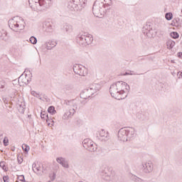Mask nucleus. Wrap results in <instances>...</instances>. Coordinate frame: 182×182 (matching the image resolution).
Listing matches in <instances>:
<instances>
[{
  "label": "nucleus",
  "mask_w": 182,
  "mask_h": 182,
  "mask_svg": "<svg viewBox=\"0 0 182 182\" xmlns=\"http://www.w3.org/2000/svg\"><path fill=\"white\" fill-rule=\"evenodd\" d=\"M130 90V85L123 81H118L111 85L109 93L114 99L123 100L127 97V93Z\"/></svg>",
  "instance_id": "obj_1"
},
{
  "label": "nucleus",
  "mask_w": 182,
  "mask_h": 182,
  "mask_svg": "<svg viewBox=\"0 0 182 182\" xmlns=\"http://www.w3.org/2000/svg\"><path fill=\"white\" fill-rule=\"evenodd\" d=\"M33 1L36 6L34 11H37L38 12H45V11H47V9H49L52 6V0H28L31 8L33 6L31 5V2Z\"/></svg>",
  "instance_id": "obj_2"
},
{
  "label": "nucleus",
  "mask_w": 182,
  "mask_h": 182,
  "mask_svg": "<svg viewBox=\"0 0 182 182\" xmlns=\"http://www.w3.org/2000/svg\"><path fill=\"white\" fill-rule=\"evenodd\" d=\"M25 25L26 23L23 18L19 16H16L9 20V26L10 29L14 32L23 31L25 29Z\"/></svg>",
  "instance_id": "obj_3"
},
{
  "label": "nucleus",
  "mask_w": 182,
  "mask_h": 182,
  "mask_svg": "<svg viewBox=\"0 0 182 182\" xmlns=\"http://www.w3.org/2000/svg\"><path fill=\"white\" fill-rule=\"evenodd\" d=\"M92 12L97 18H102L107 12V7L105 6L104 2L96 0L92 6Z\"/></svg>",
  "instance_id": "obj_4"
},
{
  "label": "nucleus",
  "mask_w": 182,
  "mask_h": 182,
  "mask_svg": "<svg viewBox=\"0 0 182 182\" xmlns=\"http://www.w3.org/2000/svg\"><path fill=\"white\" fill-rule=\"evenodd\" d=\"M76 42L80 46H87L93 42V36L91 34H78L76 37Z\"/></svg>",
  "instance_id": "obj_5"
},
{
  "label": "nucleus",
  "mask_w": 182,
  "mask_h": 182,
  "mask_svg": "<svg viewBox=\"0 0 182 182\" xmlns=\"http://www.w3.org/2000/svg\"><path fill=\"white\" fill-rule=\"evenodd\" d=\"M86 0H70L68 1V8L70 11H82L86 6Z\"/></svg>",
  "instance_id": "obj_6"
},
{
  "label": "nucleus",
  "mask_w": 182,
  "mask_h": 182,
  "mask_svg": "<svg viewBox=\"0 0 182 182\" xmlns=\"http://www.w3.org/2000/svg\"><path fill=\"white\" fill-rule=\"evenodd\" d=\"M73 71L76 75L79 76H86L87 75V68H85V66L79 64H75L73 65Z\"/></svg>",
  "instance_id": "obj_7"
},
{
  "label": "nucleus",
  "mask_w": 182,
  "mask_h": 182,
  "mask_svg": "<svg viewBox=\"0 0 182 182\" xmlns=\"http://www.w3.org/2000/svg\"><path fill=\"white\" fill-rule=\"evenodd\" d=\"M102 86L100 84H92L90 85V87L87 88V90H88V92H90L91 96H93V95H95V93H96L97 92H99Z\"/></svg>",
  "instance_id": "obj_8"
},
{
  "label": "nucleus",
  "mask_w": 182,
  "mask_h": 182,
  "mask_svg": "<svg viewBox=\"0 0 182 182\" xmlns=\"http://www.w3.org/2000/svg\"><path fill=\"white\" fill-rule=\"evenodd\" d=\"M118 139L121 141H127V129L122 128L118 132Z\"/></svg>",
  "instance_id": "obj_9"
},
{
  "label": "nucleus",
  "mask_w": 182,
  "mask_h": 182,
  "mask_svg": "<svg viewBox=\"0 0 182 182\" xmlns=\"http://www.w3.org/2000/svg\"><path fill=\"white\" fill-rule=\"evenodd\" d=\"M127 141H130L132 139L136 137V130L133 127L127 128Z\"/></svg>",
  "instance_id": "obj_10"
},
{
  "label": "nucleus",
  "mask_w": 182,
  "mask_h": 182,
  "mask_svg": "<svg viewBox=\"0 0 182 182\" xmlns=\"http://www.w3.org/2000/svg\"><path fill=\"white\" fill-rule=\"evenodd\" d=\"M153 163L151 161L146 162L142 164V170L144 173H151L153 171Z\"/></svg>",
  "instance_id": "obj_11"
},
{
  "label": "nucleus",
  "mask_w": 182,
  "mask_h": 182,
  "mask_svg": "<svg viewBox=\"0 0 182 182\" xmlns=\"http://www.w3.org/2000/svg\"><path fill=\"white\" fill-rule=\"evenodd\" d=\"M100 136L101 141H107L109 139H110V136H109V132H106L105 129H101L100 131Z\"/></svg>",
  "instance_id": "obj_12"
},
{
  "label": "nucleus",
  "mask_w": 182,
  "mask_h": 182,
  "mask_svg": "<svg viewBox=\"0 0 182 182\" xmlns=\"http://www.w3.org/2000/svg\"><path fill=\"white\" fill-rule=\"evenodd\" d=\"M57 163L60 164L65 168H69V164H68V161L65 159L63 157H58L56 159Z\"/></svg>",
  "instance_id": "obj_13"
},
{
  "label": "nucleus",
  "mask_w": 182,
  "mask_h": 182,
  "mask_svg": "<svg viewBox=\"0 0 182 182\" xmlns=\"http://www.w3.org/2000/svg\"><path fill=\"white\" fill-rule=\"evenodd\" d=\"M41 119H44L46 120L47 123H48V126H53V119H52L51 118L49 117V114L45 113H42L41 114Z\"/></svg>",
  "instance_id": "obj_14"
},
{
  "label": "nucleus",
  "mask_w": 182,
  "mask_h": 182,
  "mask_svg": "<svg viewBox=\"0 0 182 182\" xmlns=\"http://www.w3.org/2000/svg\"><path fill=\"white\" fill-rule=\"evenodd\" d=\"M74 114H75V108H73L71 109H69L66 112H65V114L63 116V119L64 120H68L69 117H72V116H73Z\"/></svg>",
  "instance_id": "obj_15"
},
{
  "label": "nucleus",
  "mask_w": 182,
  "mask_h": 182,
  "mask_svg": "<svg viewBox=\"0 0 182 182\" xmlns=\"http://www.w3.org/2000/svg\"><path fill=\"white\" fill-rule=\"evenodd\" d=\"M56 45H58V43L53 41H50L45 43V46L46 47V49H48V50H50L51 49H53V48H55Z\"/></svg>",
  "instance_id": "obj_16"
},
{
  "label": "nucleus",
  "mask_w": 182,
  "mask_h": 182,
  "mask_svg": "<svg viewBox=\"0 0 182 182\" xmlns=\"http://www.w3.org/2000/svg\"><path fill=\"white\" fill-rule=\"evenodd\" d=\"M92 97V94L89 92V90L85 89L81 93H80V97L82 99H89V97Z\"/></svg>",
  "instance_id": "obj_17"
},
{
  "label": "nucleus",
  "mask_w": 182,
  "mask_h": 182,
  "mask_svg": "<svg viewBox=\"0 0 182 182\" xmlns=\"http://www.w3.org/2000/svg\"><path fill=\"white\" fill-rule=\"evenodd\" d=\"M43 28L46 29V32H52V31H53V24L49 21L46 22L43 25Z\"/></svg>",
  "instance_id": "obj_18"
},
{
  "label": "nucleus",
  "mask_w": 182,
  "mask_h": 182,
  "mask_svg": "<svg viewBox=\"0 0 182 182\" xmlns=\"http://www.w3.org/2000/svg\"><path fill=\"white\" fill-rule=\"evenodd\" d=\"M63 31H65V32L70 33V32H72L73 31V26H72V25L68 24V23H65L63 26Z\"/></svg>",
  "instance_id": "obj_19"
},
{
  "label": "nucleus",
  "mask_w": 182,
  "mask_h": 182,
  "mask_svg": "<svg viewBox=\"0 0 182 182\" xmlns=\"http://www.w3.org/2000/svg\"><path fill=\"white\" fill-rule=\"evenodd\" d=\"M91 143H92V140H90L89 139H84L82 141V146H83L84 149H86V150H87V149H89V146H90Z\"/></svg>",
  "instance_id": "obj_20"
},
{
  "label": "nucleus",
  "mask_w": 182,
  "mask_h": 182,
  "mask_svg": "<svg viewBox=\"0 0 182 182\" xmlns=\"http://www.w3.org/2000/svg\"><path fill=\"white\" fill-rule=\"evenodd\" d=\"M100 2L104 3V6L107 8V11L110 9V6H112V0H100Z\"/></svg>",
  "instance_id": "obj_21"
},
{
  "label": "nucleus",
  "mask_w": 182,
  "mask_h": 182,
  "mask_svg": "<svg viewBox=\"0 0 182 182\" xmlns=\"http://www.w3.org/2000/svg\"><path fill=\"white\" fill-rule=\"evenodd\" d=\"M0 39L1 41H8V36H7V33L6 31L2 30L0 32Z\"/></svg>",
  "instance_id": "obj_22"
},
{
  "label": "nucleus",
  "mask_w": 182,
  "mask_h": 182,
  "mask_svg": "<svg viewBox=\"0 0 182 182\" xmlns=\"http://www.w3.org/2000/svg\"><path fill=\"white\" fill-rule=\"evenodd\" d=\"M176 45V42L173 40H168L166 42V46L168 49H173Z\"/></svg>",
  "instance_id": "obj_23"
},
{
  "label": "nucleus",
  "mask_w": 182,
  "mask_h": 182,
  "mask_svg": "<svg viewBox=\"0 0 182 182\" xmlns=\"http://www.w3.org/2000/svg\"><path fill=\"white\" fill-rule=\"evenodd\" d=\"M22 76H23V74H22L19 77H18V82H22V83H24L25 85H28L31 82V79H26V77H24L22 79Z\"/></svg>",
  "instance_id": "obj_24"
},
{
  "label": "nucleus",
  "mask_w": 182,
  "mask_h": 182,
  "mask_svg": "<svg viewBox=\"0 0 182 182\" xmlns=\"http://www.w3.org/2000/svg\"><path fill=\"white\" fill-rule=\"evenodd\" d=\"M32 167L34 173H39V171H41V166L39 165L37 166L36 163H33Z\"/></svg>",
  "instance_id": "obj_25"
},
{
  "label": "nucleus",
  "mask_w": 182,
  "mask_h": 182,
  "mask_svg": "<svg viewBox=\"0 0 182 182\" xmlns=\"http://www.w3.org/2000/svg\"><path fill=\"white\" fill-rule=\"evenodd\" d=\"M73 85L68 84L64 86V90L66 92H70V90H73Z\"/></svg>",
  "instance_id": "obj_26"
},
{
  "label": "nucleus",
  "mask_w": 182,
  "mask_h": 182,
  "mask_svg": "<svg viewBox=\"0 0 182 182\" xmlns=\"http://www.w3.org/2000/svg\"><path fill=\"white\" fill-rule=\"evenodd\" d=\"M170 35L171 38H173V39H178V38H180V35L176 31H172Z\"/></svg>",
  "instance_id": "obj_27"
},
{
  "label": "nucleus",
  "mask_w": 182,
  "mask_h": 182,
  "mask_svg": "<svg viewBox=\"0 0 182 182\" xmlns=\"http://www.w3.org/2000/svg\"><path fill=\"white\" fill-rule=\"evenodd\" d=\"M94 144H95V143H93V141H92L90 146L88 147V149H87V150H88V151H91V152L96 151V150H97V147L92 148Z\"/></svg>",
  "instance_id": "obj_28"
},
{
  "label": "nucleus",
  "mask_w": 182,
  "mask_h": 182,
  "mask_svg": "<svg viewBox=\"0 0 182 182\" xmlns=\"http://www.w3.org/2000/svg\"><path fill=\"white\" fill-rule=\"evenodd\" d=\"M165 18L166 21H171L173 19V13L171 12L166 13L165 14Z\"/></svg>",
  "instance_id": "obj_29"
},
{
  "label": "nucleus",
  "mask_w": 182,
  "mask_h": 182,
  "mask_svg": "<svg viewBox=\"0 0 182 182\" xmlns=\"http://www.w3.org/2000/svg\"><path fill=\"white\" fill-rule=\"evenodd\" d=\"M48 113H50V114H55V113H56V110L55 109V107L50 106L48 109Z\"/></svg>",
  "instance_id": "obj_30"
},
{
  "label": "nucleus",
  "mask_w": 182,
  "mask_h": 182,
  "mask_svg": "<svg viewBox=\"0 0 182 182\" xmlns=\"http://www.w3.org/2000/svg\"><path fill=\"white\" fill-rule=\"evenodd\" d=\"M32 96H34V97H38L40 100H42V97H41V94L39 92H36V91H31Z\"/></svg>",
  "instance_id": "obj_31"
},
{
  "label": "nucleus",
  "mask_w": 182,
  "mask_h": 182,
  "mask_svg": "<svg viewBox=\"0 0 182 182\" xmlns=\"http://www.w3.org/2000/svg\"><path fill=\"white\" fill-rule=\"evenodd\" d=\"M30 42L31 43H32L33 45H36V43H38V39L36 38V37L35 36H31L30 38Z\"/></svg>",
  "instance_id": "obj_32"
},
{
  "label": "nucleus",
  "mask_w": 182,
  "mask_h": 182,
  "mask_svg": "<svg viewBox=\"0 0 182 182\" xmlns=\"http://www.w3.org/2000/svg\"><path fill=\"white\" fill-rule=\"evenodd\" d=\"M6 162L4 161H1L0 162V167H1V168L4 171H8V170L6 169V166L5 165Z\"/></svg>",
  "instance_id": "obj_33"
},
{
  "label": "nucleus",
  "mask_w": 182,
  "mask_h": 182,
  "mask_svg": "<svg viewBox=\"0 0 182 182\" xmlns=\"http://www.w3.org/2000/svg\"><path fill=\"white\" fill-rule=\"evenodd\" d=\"M22 149H23V150L24 151H26V153H28V151H29V150H30V147H29V146H28L27 144H23V145H22Z\"/></svg>",
  "instance_id": "obj_34"
},
{
  "label": "nucleus",
  "mask_w": 182,
  "mask_h": 182,
  "mask_svg": "<svg viewBox=\"0 0 182 182\" xmlns=\"http://www.w3.org/2000/svg\"><path fill=\"white\" fill-rule=\"evenodd\" d=\"M4 146H9V140L8 139V136H5L3 140Z\"/></svg>",
  "instance_id": "obj_35"
},
{
  "label": "nucleus",
  "mask_w": 182,
  "mask_h": 182,
  "mask_svg": "<svg viewBox=\"0 0 182 182\" xmlns=\"http://www.w3.org/2000/svg\"><path fill=\"white\" fill-rule=\"evenodd\" d=\"M180 21V18H176L172 21V23H171V26H176V28L178 27V26L176 25Z\"/></svg>",
  "instance_id": "obj_36"
},
{
  "label": "nucleus",
  "mask_w": 182,
  "mask_h": 182,
  "mask_svg": "<svg viewBox=\"0 0 182 182\" xmlns=\"http://www.w3.org/2000/svg\"><path fill=\"white\" fill-rule=\"evenodd\" d=\"M102 176H105L107 177L105 180H109V177H110V172H107L106 171H104L102 173Z\"/></svg>",
  "instance_id": "obj_37"
},
{
  "label": "nucleus",
  "mask_w": 182,
  "mask_h": 182,
  "mask_svg": "<svg viewBox=\"0 0 182 182\" xmlns=\"http://www.w3.org/2000/svg\"><path fill=\"white\" fill-rule=\"evenodd\" d=\"M5 85H6L5 81L0 80V89H5Z\"/></svg>",
  "instance_id": "obj_38"
},
{
  "label": "nucleus",
  "mask_w": 182,
  "mask_h": 182,
  "mask_svg": "<svg viewBox=\"0 0 182 182\" xmlns=\"http://www.w3.org/2000/svg\"><path fill=\"white\" fill-rule=\"evenodd\" d=\"M74 102H75V100H70V101H65V105H67V106H70V105H73Z\"/></svg>",
  "instance_id": "obj_39"
},
{
  "label": "nucleus",
  "mask_w": 182,
  "mask_h": 182,
  "mask_svg": "<svg viewBox=\"0 0 182 182\" xmlns=\"http://www.w3.org/2000/svg\"><path fill=\"white\" fill-rule=\"evenodd\" d=\"M50 178L51 181H54V180L56 178V174H55V173L50 174Z\"/></svg>",
  "instance_id": "obj_40"
},
{
  "label": "nucleus",
  "mask_w": 182,
  "mask_h": 182,
  "mask_svg": "<svg viewBox=\"0 0 182 182\" xmlns=\"http://www.w3.org/2000/svg\"><path fill=\"white\" fill-rule=\"evenodd\" d=\"M73 105V109H75V113L76 112V110H77V103H75V101L73 102V104H71Z\"/></svg>",
  "instance_id": "obj_41"
},
{
  "label": "nucleus",
  "mask_w": 182,
  "mask_h": 182,
  "mask_svg": "<svg viewBox=\"0 0 182 182\" xmlns=\"http://www.w3.org/2000/svg\"><path fill=\"white\" fill-rule=\"evenodd\" d=\"M3 181L4 182H9V176H3Z\"/></svg>",
  "instance_id": "obj_42"
},
{
  "label": "nucleus",
  "mask_w": 182,
  "mask_h": 182,
  "mask_svg": "<svg viewBox=\"0 0 182 182\" xmlns=\"http://www.w3.org/2000/svg\"><path fill=\"white\" fill-rule=\"evenodd\" d=\"M23 161V159L22 157H18V164H22V162Z\"/></svg>",
  "instance_id": "obj_43"
},
{
  "label": "nucleus",
  "mask_w": 182,
  "mask_h": 182,
  "mask_svg": "<svg viewBox=\"0 0 182 182\" xmlns=\"http://www.w3.org/2000/svg\"><path fill=\"white\" fill-rule=\"evenodd\" d=\"M20 181L21 182H26L25 181V176L23 175L20 176Z\"/></svg>",
  "instance_id": "obj_44"
},
{
  "label": "nucleus",
  "mask_w": 182,
  "mask_h": 182,
  "mask_svg": "<svg viewBox=\"0 0 182 182\" xmlns=\"http://www.w3.org/2000/svg\"><path fill=\"white\" fill-rule=\"evenodd\" d=\"M2 100L4 102V103H5L6 105H8V100L6 99V97H2Z\"/></svg>",
  "instance_id": "obj_45"
},
{
  "label": "nucleus",
  "mask_w": 182,
  "mask_h": 182,
  "mask_svg": "<svg viewBox=\"0 0 182 182\" xmlns=\"http://www.w3.org/2000/svg\"><path fill=\"white\" fill-rule=\"evenodd\" d=\"M144 181L140 178H136V182H144Z\"/></svg>",
  "instance_id": "obj_46"
},
{
  "label": "nucleus",
  "mask_w": 182,
  "mask_h": 182,
  "mask_svg": "<svg viewBox=\"0 0 182 182\" xmlns=\"http://www.w3.org/2000/svg\"><path fill=\"white\" fill-rule=\"evenodd\" d=\"M177 75L178 76V78L180 79L181 77H182V73L178 72Z\"/></svg>",
  "instance_id": "obj_47"
},
{
  "label": "nucleus",
  "mask_w": 182,
  "mask_h": 182,
  "mask_svg": "<svg viewBox=\"0 0 182 182\" xmlns=\"http://www.w3.org/2000/svg\"><path fill=\"white\" fill-rule=\"evenodd\" d=\"M178 56L182 58V53H178Z\"/></svg>",
  "instance_id": "obj_48"
},
{
  "label": "nucleus",
  "mask_w": 182,
  "mask_h": 182,
  "mask_svg": "<svg viewBox=\"0 0 182 182\" xmlns=\"http://www.w3.org/2000/svg\"><path fill=\"white\" fill-rule=\"evenodd\" d=\"M95 147H97V145H96V144H94L92 145V149H95Z\"/></svg>",
  "instance_id": "obj_49"
},
{
  "label": "nucleus",
  "mask_w": 182,
  "mask_h": 182,
  "mask_svg": "<svg viewBox=\"0 0 182 182\" xmlns=\"http://www.w3.org/2000/svg\"><path fill=\"white\" fill-rule=\"evenodd\" d=\"M130 75V73H125L124 74V76H126V75Z\"/></svg>",
  "instance_id": "obj_50"
},
{
  "label": "nucleus",
  "mask_w": 182,
  "mask_h": 182,
  "mask_svg": "<svg viewBox=\"0 0 182 182\" xmlns=\"http://www.w3.org/2000/svg\"><path fill=\"white\" fill-rule=\"evenodd\" d=\"M46 97H48L46 95H44V99L46 100Z\"/></svg>",
  "instance_id": "obj_51"
},
{
  "label": "nucleus",
  "mask_w": 182,
  "mask_h": 182,
  "mask_svg": "<svg viewBox=\"0 0 182 182\" xmlns=\"http://www.w3.org/2000/svg\"><path fill=\"white\" fill-rule=\"evenodd\" d=\"M171 63H174V60H171Z\"/></svg>",
  "instance_id": "obj_52"
}]
</instances>
